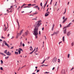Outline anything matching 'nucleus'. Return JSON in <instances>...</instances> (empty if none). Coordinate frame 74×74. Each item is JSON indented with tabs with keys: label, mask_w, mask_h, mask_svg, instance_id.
Returning <instances> with one entry per match:
<instances>
[{
	"label": "nucleus",
	"mask_w": 74,
	"mask_h": 74,
	"mask_svg": "<svg viewBox=\"0 0 74 74\" xmlns=\"http://www.w3.org/2000/svg\"><path fill=\"white\" fill-rule=\"evenodd\" d=\"M1 38H4V37H3V36H1Z\"/></svg>",
	"instance_id": "42"
},
{
	"label": "nucleus",
	"mask_w": 74,
	"mask_h": 74,
	"mask_svg": "<svg viewBox=\"0 0 74 74\" xmlns=\"http://www.w3.org/2000/svg\"><path fill=\"white\" fill-rule=\"evenodd\" d=\"M36 5V4H32V6H34V5Z\"/></svg>",
	"instance_id": "49"
},
{
	"label": "nucleus",
	"mask_w": 74,
	"mask_h": 74,
	"mask_svg": "<svg viewBox=\"0 0 74 74\" xmlns=\"http://www.w3.org/2000/svg\"><path fill=\"white\" fill-rule=\"evenodd\" d=\"M1 64H3V60H1Z\"/></svg>",
	"instance_id": "25"
},
{
	"label": "nucleus",
	"mask_w": 74,
	"mask_h": 74,
	"mask_svg": "<svg viewBox=\"0 0 74 74\" xmlns=\"http://www.w3.org/2000/svg\"><path fill=\"white\" fill-rule=\"evenodd\" d=\"M3 42V43H5V45H6V46H7L8 48L10 47V46H9L8 45V44L6 43V42L5 41H4Z\"/></svg>",
	"instance_id": "4"
},
{
	"label": "nucleus",
	"mask_w": 74,
	"mask_h": 74,
	"mask_svg": "<svg viewBox=\"0 0 74 74\" xmlns=\"http://www.w3.org/2000/svg\"><path fill=\"white\" fill-rule=\"evenodd\" d=\"M56 60H57V58L55 57L52 60V62H53V63H56Z\"/></svg>",
	"instance_id": "3"
},
{
	"label": "nucleus",
	"mask_w": 74,
	"mask_h": 74,
	"mask_svg": "<svg viewBox=\"0 0 74 74\" xmlns=\"http://www.w3.org/2000/svg\"><path fill=\"white\" fill-rule=\"evenodd\" d=\"M19 51H23V50H22V49L21 48H19Z\"/></svg>",
	"instance_id": "26"
},
{
	"label": "nucleus",
	"mask_w": 74,
	"mask_h": 74,
	"mask_svg": "<svg viewBox=\"0 0 74 74\" xmlns=\"http://www.w3.org/2000/svg\"><path fill=\"white\" fill-rule=\"evenodd\" d=\"M55 67H53V68L52 69V70H53L55 69Z\"/></svg>",
	"instance_id": "56"
},
{
	"label": "nucleus",
	"mask_w": 74,
	"mask_h": 74,
	"mask_svg": "<svg viewBox=\"0 0 74 74\" xmlns=\"http://www.w3.org/2000/svg\"><path fill=\"white\" fill-rule=\"evenodd\" d=\"M49 12H46L45 14V16H48V15H49Z\"/></svg>",
	"instance_id": "5"
},
{
	"label": "nucleus",
	"mask_w": 74,
	"mask_h": 74,
	"mask_svg": "<svg viewBox=\"0 0 74 74\" xmlns=\"http://www.w3.org/2000/svg\"><path fill=\"white\" fill-rule=\"evenodd\" d=\"M47 58V59H49V57H48Z\"/></svg>",
	"instance_id": "53"
},
{
	"label": "nucleus",
	"mask_w": 74,
	"mask_h": 74,
	"mask_svg": "<svg viewBox=\"0 0 74 74\" xmlns=\"http://www.w3.org/2000/svg\"><path fill=\"white\" fill-rule=\"evenodd\" d=\"M57 4V2H56L55 5H56Z\"/></svg>",
	"instance_id": "46"
},
{
	"label": "nucleus",
	"mask_w": 74,
	"mask_h": 74,
	"mask_svg": "<svg viewBox=\"0 0 74 74\" xmlns=\"http://www.w3.org/2000/svg\"><path fill=\"white\" fill-rule=\"evenodd\" d=\"M67 18H66L65 19V21H67Z\"/></svg>",
	"instance_id": "50"
},
{
	"label": "nucleus",
	"mask_w": 74,
	"mask_h": 74,
	"mask_svg": "<svg viewBox=\"0 0 74 74\" xmlns=\"http://www.w3.org/2000/svg\"><path fill=\"white\" fill-rule=\"evenodd\" d=\"M6 29H7V27H5V28L4 31H5V30H6Z\"/></svg>",
	"instance_id": "54"
},
{
	"label": "nucleus",
	"mask_w": 74,
	"mask_h": 74,
	"mask_svg": "<svg viewBox=\"0 0 74 74\" xmlns=\"http://www.w3.org/2000/svg\"><path fill=\"white\" fill-rule=\"evenodd\" d=\"M19 33H17V35L16 36V38H18V37H19Z\"/></svg>",
	"instance_id": "12"
},
{
	"label": "nucleus",
	"mask_w": 74,
	"mask_h": 74,
	"mask_svg": "<svg viewBox=\"0 0 74 74\" xmlns=\"http://www.w3.org/2000/svg\"><path fill=\"white\" fill-rule=\"evenodd\" d=\"M9 58V56H8L7 57H5V59H7V58Z\"/></svg>",
	"instance_id": "31"
},
{
	"label": "nucleus",
	"mask_w": 74,
	"mask_h": 74,
	"mask_svg": "<svg viewBox=\"0 0 74 74\" xmlns=\"http://www.w3.org/2000/svg\"><path fill=\"white\" fill-rule=\"evenodd\" d=\"M40 33V31H39V34H41V33Z\"/></svg>",
	"instance_id": "59"
},
{
	"label": "nucleus",
	"mask_w": 74,
	"mask_h": 74,
	"mask_svg": "<svg viewBox=\"0 0 74 74\" xmlns=\"http://www.w3.org/2000/svg\"><path fill=\"white\" fill-rule=\"evenodd\" d=\"M27 43H28V44H30V42L29 41H28L27 42Z\"/></svg>",
	"instance_id": "44"
},
{
	"label": "nucleus",
	"mask_w": 74,
	"mask_h": 74,
	"mask_svg": "<svg viewBox=\"0 0 74 74\" xmlns=\"http://www.w3.org/2000/svg\"><path fill=\"white\" fill-rule=\"evenodd\" d=\"M23 47H25V44H24V43H23Z\"/></svg>",
	"instance_id": "48"
},
{
	"label": "nucleus",
	"mask_w": 74,
	"mask_h": 74,
	"mask_svg": "<svg viewBox=\"0 0 74 74\" xmlns=\"http://www.w3.org/2000/svg\"><path fill=\"white\" fill-rule=\"evenodd\" d=\"M62 41L63 42L64 41V36H63L62 38Z\"/></svg>",
	"instance_id": "16"
},
{
	"label": "nucleus",
	"mask_w": 74,
	"mask_h": 74,
	"mask_svg": "<svg viewBox=\"0 0 74 74\" xmlns=\"http://www.w3.org/2000/svg\"><path fill=\"white\" fill-rule=\"evenodd\" d=\"M71 33L70 32H68L67 34V36H69L70 34H71Z\"/></svg>",
	"instance_id": "6"
},
{
	"label": "nucleus",
	"mask_w": 74,
	"mask_h": 74,
	"mask_svg": "<svg viewBox=\"0 0 74 74\" xmlns=\"http://www.w3.org/2000/svg\"><path fill=\"white\" fill-rule=\"evenodd\" d=\"M15 55H18V52L15 51Z\"/></svg>",
	"instance_id": "17"
},
{
	"label": "nucleus",
	"mask_w": 74,
	"mask_h": 74,
	"mask_svg": "<svg viewBox=\"0 0 74 74\" xmlns=\"http://www.w3.org/2000/svg\"><path fill=\"white\" fill-rule=\"evenodd\" d=\"M6 55H9L10 56V55H11V53H10L9 51H8L6 53Z\"/></svg>",
	"instance_id": "8"
},
{
	"label": "nucleus",
	"mask_w": 74,
	"mask_h": 74,
	"mask_svg": "<svg viewBox=\"0 0 74 74\" xmlns=\"http://www.w3.org/2000/svg\"><path fill=\"white\" fill-rule=\"evenodd\" d=\"M68 58H70V54H68Z\"/></svg>",
	"instance_id": "32"
},
{
	"label": "nucleus",
	"mask_w": 74,
	"mask_h": 74,
	"mask_svg": "<svg viewBox=\"0 0 74 74\" xmlns=\"http://www.w3.org/2000/svg\"><path fill=\"white\" fill-rule=\"evenodd\" d=\"M25 5H25V4L24 3L23 4V5H22V6L23 7L24 6H25Z\"/></svg>",
	"instance_id": "38"
},
{
	"label": "nucleus",
	"mask_w": 74,
	"mask_h": 74,
	"mask_svg": "<svg viewBox=\"0 0 74 74\" xmlns=\"http://www.w3.org/2000/svg\"><path fill=\"white\" fill-rule=\"evenodd\" d=\"M63 31L64 32V34H65V27H63Z\"/></svg>",
	"instance_id": "13"
},
{
	"label": "nucleus",
	"mask_w": 74,
	"mask_h": 74,
	"mask_svg": "<svg viewBox=\"0 0 74 74\" xmlns=\"http://www.w3.org/2000/svg\"><path fill=\"white\" fill-rule=\"evenodd\" d=\"M18 52H19V54H20L21 53V51L18 50Z\"/></svg>",
	"instance_id": "36"
},
{
	"label": "nucleus",
	"mask_w": 74,
	"mask_h": 74,
	"mask_svg": "<svg viewBox=\"0 0 74 74\" xmlns=\"http://www.w3.org/2000/svg\"><path fill=\"white\" fill-rule=\"evenodd\" d=\"M45 74L47 73V74H49V72H46L45 73Z\"/></svg>",
	"instance_id": "33"
},
{
	"label": "nucleus",
	"mask_w": 74,
	"mask_h": 74,
	"mask_svg": "<svg viewBox=\"0 0 74 74\" xmlns=\"http://www.w3.org/2000/svg\"><path fill=\"white\" fill-rule=\"evenodd\" d=\"M39 71H40V70H37V73H38V72H39Z\"/></svg>",
	"instance_id": "37"
},
{
	"label": "nucleus",
	"mask_w": 74,
	"mask_h": 74,
	"mask_svg": "<svg viewBox=\"0 0 74 74\" xmlns=\"http://www.w3.org/2000/svg\"><path fill=\"white\" fill-rule=\"evenodd\" d=\"M36 1H37V0H34V3H36Z\"/></svg>",
	"instance_id": "35"
},
{
	"label": "nucleus",
	"mask_w": 74,
	"mask_h": 74,
	"mask_svg": "<svg viewBox=\"0 0 74 74\" xmlns=\"http://www.w3.org/2000/svg\"><path fill=\"white\" fill-rule=\"evenodd\" d=\"M71 23H69L65 27V28H66V27H70L71 25Z\"/></svg>",
	"instance_id": "7"
},
{
	"label": "nucleus",
	"mask_w": 74,
	"mask_h": 74,
	"mask_svg": "<svg viewBox=\"0 0 74 74\" xmlns=\"http://www.w3.org/2000/svg\"><path fill=\"white\" fill-rule=\"evenodd\" d=\"M23 29H22L21 30L19 34L20 36H21V34H22L23 33Z\"/></svg>",
	"instance_id": "10"
},
{
	"label": "nucleus",
	"mask_w": 74,
	"mask_h": 74,
	"mask_svg": "<svg viewBox=\"0 0 74 74\" xmlns=\"http://www.w3.org/2000/svg\"><path fill=\"white\" fill-rule=\"evenodd\" d=\"M7 50H5L4 52V53H5L6 54H7Z\"/></svg>",
	"instance_id": "18"
},
{
	"label": "nucleus",
	"mask_w": 74,
	"mask_h": 74,
	"mask_svg": "<svg viewBox=\"0 0 74 74\" xmlns=\"http://www.w3.org/2000/svg\"><path fill=\"white\" fill-rule=\"evenodd\" d=\"M54 33V34H57V32H54V33Z\"/></svg>",
	"instance_id": "47"
},
{
	"label": "nucleus",
	"mask_w": 74,
	"mask_h": 74,
	"mask_svg": "<svg viewBox=\"0 0 74 74\" xmlns=\"http://www.w3.org/2000/svg\"><path fill=\"white\" fill-rule=\"evenodd\" d=\"M0 54H1V55H2L3 56H6V55H5L4 54L2 53H0Z\"/></svg>",
	"instance_id": "14"
},
{
	"label": "nucleus",
	"mask_w": 74,
	"mask_h": 74,
	"mask_svg": "<svg viewBox=\"0 0 74 74\" xmlns=\"http://www.w3.org/2000/svg\"><path fill=\"white\" fill-rule=\"evenodd\" d=\"M0 70H3V67H0Z\"/></svg>",
	"instance_id": "24"
},
{
	"label": "nucleus",
	"mask_w": 74,
	"mask_h": 74,
	"mask_svg": "<svg viewBox=\"0 0 74 74\" xmlns=\"http://www.w3.org/2000/svg\"><path fill=\"white\" fill-rule=\"evenodd\" d=\"M36 49V47H35V49H34V50L32 51L33 52H34V51H35V49Z\"/></svg>",
	"instance_id": "52"
},
{
	"label": "nucleus",
	"mask_w": 74,
	"mask_h": 74,
	"mask_svg": "<svg viewBox=\"0 0 74 74\" xmlns=\"http://www.w3.org/2000/svg\"><path fill=\"white\" fill-rule=\"evenodd\" d=\"M44 27H43L42 29V31L44 30Z\"/></svg>",
	"instance_id": "58"
},
{
	"label": "nucleus",
	"mask_w": 74,
	"mask_h": 74,
	"mask_svg": "<svg viewBox=\"0 0 74 74\" xmlns=\"http://www.w3.org/2000/svg\"><path fill=\"white\" fill-rule=\"evenodd\" d=\"M33 51H32V52H31V53H29L30 54H32V53H33Z\"/></svg>",
	"instance_id": "51"
},
{
	"label": "nucleus",
	"mask_w": 74,
	"mask_h": 74,
	"mask_svg": "<svg viewBox=\"0 0 74 74\" xmlns=\"http://www.w3.org/2000/svg\"><path fill=\"white\" fill-rule=\"evenodd\" d=\"M52 0H51V2H50V4H52Z\"/></svg>",
	"instance_id": "41"
},
{
	"label": "nucleus",
	"mask_w": 74,
	"mask_h": 74,
	"mask_svg": "<svg viewBox=\"0 0 74 74\" xmlns=\"http://www.w3.org/2000/svg\"><path fill=\"white\" fill-rule=\"evenodd\" d=\"M56 33H57V34H58V33H59V31H58L56 32Z\"/></svg>",
	"instance_id": "39"
},
{
	"label": "nucleus",
	"mask_w": 74,
	"mask_h": 74,
	"mask_svg": "<svg viewBox=\"0 0 74 74\" xmlns=\"http://www.w3.org/2000/svg\"><path fill=\"white\" fill-rule=\"evenodd\" d=\"M47 3H48V0L46 2V3L45 5H44V7H45L46 5H47Z\"/></svg>",
	"instance_id": "19"
},
{
	"label": "nucleus",
	"mask_w": 74,
	"mask_h": 74,
	"mask_svg": "<svg viewBox=\"0 0 74 74\" xmlns=\"http://www.w3.org/2000/svg\"><path fill=\"white\" fill-rule=\"evenodd\" d=\"M13 11H14V8H11L10 11V12H12Z\"/></svg>",
	"instance_id": "11"
},
{
	"label": "nucleus",
	"mask_w": 74,
	"mask_h": 74,
	"mask_svg": "<svg viewBox=\"0 0 74 74\" xmlns=\"http://www.w3.org/2000/svg\"><path fill=\"white\" fill-rule=\"evenodd\" d=\"M38 10H40V8L38 7Z\"/></svg>",
	"instance_id": "63"
},
{
	"label": "nucleus",
	"mask_w": 74,
	"mask_h": 74,
	"mask_svg": "<svg viewBox=\"0 0 74 74\" xmlns=\"http://www.w3.org/2000/svg\"><path fill=\"white\" fill-rule=\"evenodd\" d=\"M20 46H22V41H21L20 43Z\"/></svg>",
	"instance_id": "22"
},
{
	"label": "nucleus",
	"mask_w": 74,
	"mask_h": 74,
	"mask_svg": "<svg viewBox=\"0 0 74 74\" xmlns=\"http://www.w3.org/2000/svg\"><path fill=\"white\" fill-rule=\"evenodd\" d=\"M71 45L72 47H73V46L74 45V42H73L72 43H71Z\"/></svg>",
	"instance_id": "15"
},
{
	"label": "nucleus",
	"mask_w": 74,
	"mask_h": 74,
	"mask_svg": "<svg viewBox=\"0 0 74 74\" xmlns=\"http://www.w3.org/2000/svg\"><path fill=\"white\" fill-rule=\"evenodd\" d=\"M45 60H45L42 63H44V62H45Z\"/></svg>",
	"instance_id": "45"
},
{
	"label": "nucleus",
	"mask_w": 74,
	"mask_h": 74,
	"mask_svg": "<svg viewBox=\"0 0 74 74\" xmlns=\"http://www.w3.org/2000/svg\"><path fill=\"white\" fill-rule=\"evenodd\" d=\"M33 51V48L32 49V48H31L30 49V51Z\"/></svg>",
	"instance_id": "43"
},
{
	"label": "nucleus",
	"mask_w": 74,
	"mask_h": 74,
	"mask_svg": "<svg viewBox=\"0 0 74 74\" xmlns=\"http://www.w3.org/2000/svg\"><path fill=\"white\" fill-rule=\"evenodd\" d=\"M54 26H55V25L53 24L52 29H53L54 28Z\"/></svg>",
	"instance_id": "20"
},
{
	"label": "nucleus",
	"mask_w": 74,
	"mask_h": 74,
	"mask_svg": "<svg viewBox=\"0 0 74 74\" xmlns=\"http://www.w3.org/2000/svg\"><path fill=\"white\" fill-rule=\"evenodd\" d=\"M62 41L61 42H59V44H60V43H62Z\"/></svg>",
	"instance_id": "61"
},
{
	"label": "nucleus",
	"mask_w": 74,
	"mask_h": 74,
	"mask_svg": "<svg viewBox=\"0 0 74 74\" xmlns=\"http://www.w3.org/2000/svg\"><path fill=\"white\" fill-rule=\"evenodd\" d=\"M45 39L46 40H47V38H46V36H45Z\"/></svg>",
	"instance_id": "60"
},
{
	"label": "nucleus",
	"mask_w": 74,
	"mask_h": 74,
	"mask_svg": "<svg viewBox=\"0 0 74 74\" xmlns=\"http://www.w3.org/2000/svg\"><path fill=\"white\" fill-rule=\"evenodd\" d=\"M72 22H73V23H74V20H73L72 21Z\"/></svg>",
	"instance_id": "64"
},
{
	"label": "nucleus",
	"mask_w": 74,
	"mask_h": 74,
	"mask_svg": "<svg viewBox=\"0 0 74 74\" xmlns=\"http://www.w3.org/2000/svg\"><path fill=\"white\" fill-rule=\"evenodd\" d=\"M13 48H14V47H11L10 48V49H13Z\"/></svg>",
	"instance_id": "40"
},
{
	"label": "nucleus",
	"mask_w": 74,
	"mask_h": 74,
	"mask_svg": "<svg viewBox=\"0 0 74 74\" xmlns=\"http://www.w3.org/2000/svg\"><path fill=\"white\" fill-rule=\"evenodd\" d=\"M65 22V19H64L63 21L62 22V23H64Z\"/></svg>",
	"instance_id": "30"
},
{
	"label": "nucleus",
	"mask_w": 74,
	"mask_h": 74,
	"mask_svg": "<svg viewBox=\"0 0 74 74\" xmlns=\"http://www.w3.org/2000/svg\"><path fill=\"white\" fill-rule=\"evenodd\" d=\"M41 20H39L35 24V26L34 29V34L36 38L37 39V38H38L37 35L38 34V27H40V25H41Z\"/></svg>",
	"instance_id": "1"
},
{
	"label": "nucleus",
	"mask_w": 74,
	"mask_h": 74,
	"mask_svg": "<svg viewBox=\"0 0 74 74\" xmlns=\"http://www.w3.org/2000/svg\"><path fill=\"white\" fill-rule=\"evenodd\" d=\"M27 5L28 6H31V5H32V4H29Z\"/></svg>",
	"instance_id": "27"
},
{
	"label": "nucleus",
	"mask_w": 74,
	"mask_h": 74,
	"mask_svg": "<svg viewBox=\"0 0 74 74\" xmlns=\"http://www.w3.org/2000/svg\"><path fill=\"white\" fill-rule=\"evenodd\" d=\"M40 5L41 6V7H42V2H41L40 3Z\"/></svg>",
	"instance_id": "28"
},
{
	"label": "nucleus",
	"mask_w": 74,
	"mask_h": 74,
	"mask_svg": "<svg viewBox=\"0 0 74 74\" xmlns=\"http://www.w3.org/2000/svg\"><path fill=\"white\" fill-rule=\"evenodd\" d=\"M65 18V17L64 16L63 17V19H64V18Z\"/></svg>",
	"instance_id": "55"
},
{
	"label": "nucleus",
	"mask_w": 74,
	"mask_h": 74,
	"mask_svg": "<svg viewBox=\"0 0 74 74\" xmlns=\"http://www.w3.org/2000/svg\"><path fill=\"white\" fill-rule=\"evenodd\" d=\"M16 22H17V23H18V29H19V27H20V26H19V22H18V19H16Z\"/></svg>",
	"instance_id": "9"
},
{
	"label": "nucleus",
	"mask_w": 74,
	"mask_h": 74,
	"mask_svg": "<svg viewBox=\"0 0 74 74\" xmlns=\"http://www.w3.org/2000/svg\"><path fill=\"white\" fill-rule=\"evenodd\" d=\"M37 16L35 18L32 19V20H36V19H37Z\"/></svg>",
	"instance_id": "21"
},
{
	"label": "nucleus",
	"mask_w": 74,
	"mask_h": 74,
	"mask_svg": "<svg viewBox=\"0 0 74 74\" xmlns=\"http://www.w3.org/2000/svg\"><path fill=\"white\" fill-rule=\"evenodd\" d=\"M28 33H29V31L27 30L25 32V34H24L22 36L23 37H25V36H27V34H28Z\"/></svg>",
	"instance_id": "2"
},
{
	"label": "nucleus",
	"mask_w": 74,
	"mask_h": 74,
	"mask_svg": "<svg viewBox=\"0 0 74 74\" xmlns=\"http://www.w3.org/2000/svg\"><path fill=\"white\" fill-rule=\"evenodd\" d=\"M73 69H74V67L72 68V69H71L70 70V71H72V70Z\"/></svg>",
	"instance_id": "29"
},
{
	"label": "nucleus",
	"mask_w": 74,
	"mask_h": 74,
	"mask_svg": "<svg viewBox=\"0 0 74 74\" xmlns=\"http://www.w3.org/2000/svg\"><path fill=\"white\" fill-rule=\"evenodd\" d=\"M13 7V6H10V8H8V9H9V10H10L11 9V8H12Z\"/></svg>",
	"instance_id": "23"
},
{
	"label": "nucleus",
	"mask_w": 74,
	"mask_h": 74,
	"mask_svg": "<svg viewBox=\"0 0 74 74\" xmlns=\"http://www.w3.org/2000/svg\"><path fill=\"white\" fill-rule=\"evenodd\" d=\"M58 62H60V59H58Z\"/></svg>",
	"instance_id": "34"
},
{
	"label": "nucleus",
	"mask_w": 74,
	"mask_h": 74,
	"mask_svg": "<svg viewBox=\"0 0 74 74\" xmlns=\"http://www.w3.org/2000/svg\"><path fill=\"white\" fill-rule=\"evenodd\" d=\"M69 3H70V2H68V4H67V5H69Z\"/></svg>",
	"instance_id": "62"
},
{
	"label": "nucleus",
	"mask_w": 74,
	"mask_h": 74,
	"mask_svg": "<svg viewBox=\"0 0 74 74\" xmlns=\"http://www.w3.org/2000/svg\"><path fill=\"white\" fill-rule=\"evenodd\" d=\"M38 51V50L36 49V51L35 52V53H36V52H37V51Z\"/></svg>",
	"instance_id": "57"
}]
</instances>
